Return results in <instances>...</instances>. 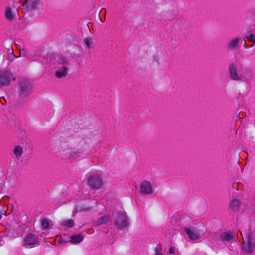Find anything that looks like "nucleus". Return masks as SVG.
<instances>
[{
    "label": "nucleus",
    "instance_id": "obj_1",
    "mask_svg": "<svg viewBox=\"0 0 255 255\" xmlns=\"http://www.w3.org/2000/svg\"><path fill=\"white\" fill-rule=\"evenodd\" d=\"M20 86V97L21 99H25L33 92V85L27 79L21 78L19 82Z\"/></svg>",
    "mask_w": 255,
    "mask_h": 255
},
{
    "label": "nucleus",
    "instance_id": "obj_2",
    "mask_svg": "<svg viewBox=\"0 0 255 255\" xmlns=\"http://www.w3.org/2000/svg\"><path fill=\"white\" fill-rule=\"evenodd\" d=\"M59 66L55 71V75L58 78L66 77L68 73V66L69 65V61L63 58H60L58 60Z\"/></svg>",
    "mask_w": 255,
    "mask_h": 255
},
{
    "label": "nucleus",
    "instance_id": "obj_3",
    "mask_svg": "<svg viewBox=\"0 0 255 255\" xmlns=\"http://www.w3.org/2000/svg\"><path fill=\"white\" fill-rule=\"evenodd\" d=\"M115 226L118 229L123 230L127 228L129 224L128 217L125 212H121L114 219Z\"/></svg>",
    "mask_w": 255,
    "mask_h": 255
},
{
    "label": "nucleus",
    "instance_id": "obj_4",
    "mask_svg": "<svg viewBox=\"0 0 255 255\" xmlns=\"http://www.w3.org/2000/svg\"><path fill=\"white\" fill-rule=\"evenodd\" d=\"M81 152L75 150L69 149L62 150L60 152V155L62 160L71 161L74 160L80 157Z\"/></svg>",
    "mask_w": 255,
    "mask_h": 255
},
{
    "label": "nucleus",
    "instance_id": "obj_5",
    "mask_svg": "<svg viewBox=\"0 0 255 255\" xmlns=\"http://www.w3.org/2000/svg\"><path fill=\"white\" fill-rule=\"evenodd\" d=\"M241 234H242L241 233ZM244 243L248 244V246H244L243 250L247 252L251 253L254 250L255 245V231L254 233L251 232L245 237L242 235Z\"/></svg>",
    "mask_w": 255,
    "mask_h": 255
},
{
    "label": "nucleus",
    "instance_id": "obj_6",
    "mask_svg": "<svg viewBox=\"0 0 255 255\" xmlns=\"http://www.w3.org/2000/svg\"><path fill=\"white\" fill-rule=\"evenodd\" d=\"M87 183L92 188L98 190L100 189L102 186L103 179L99 175L92 174L88 176Z\"/></svg>",
    "mask_w": 255,
    "mask_h": 255
},
{
    "label": "nucleus",
    "instance_id": "obj_7",
    "mask_svg": "<svg viewBox=\"0 0 255 255\" xmlns=\"http://www.w3.org/2000/svg\"><path fill=\"white\" fill-rule=\"evenodd\" d=\"M14 80L15 77L10 70H4L0 73V88L8 86L11 80Z\"/></svg>",
    "mask_w": 255,
    "mask_h": 255
},
{
    "label": "nucleus",
    "instance_id": "obj_8",
    "mask_svg": "<svg viewBox=\"0 0 255 255\" xmlns=\"http://www.w3.org/2000/svg\"><path fill=\"white\" fill-rule=\"evenodd\" d=\"M24 242L26 246L33 247L38 245L39 240L37 236L32 233L28 234L24 238Z\"/></svg>",
    "mask_w": 255,
    "mask_h": 255
},
{
    "label": "nucleus",
    "instance_id": "obj_9",
    "mask_svg": "<svg viewBox=\"0 0 255 255\" xmlns=\"http://www.w3.org/2000/svg\"><path fill=\"white\" fill-rule=\"evenodd\" d=\"M237 66L234 64H230L228 66V72L231 80L234 81H241V76L237 71Z\"/></svg>",
    "mask_w": 255,
    "mask_h": 255
},
{
    "label": "nucleus",
    "instance_id": "obj_10",
    "mask_svg": "<svg viewBox=\"0 0 255 255\" xmlns=\"http://www.w3.org/2000/svg\"><path fill=\"white\" fill-rule=\"evenodd\" d=\"M234 234L232 232H224L220 234V237H214L213 240L218 244H221L224 241H229L234 237Z\"/></svg>",
    "mask_w": 255,
    "mask_h": 255
},
{
    "label": "nucleus",
    "instance_id": "obj_11",
    "mask_svg": "<svg viewBox=\"0 0 255 255\" xmlns=\"http://www.w3.org/2000/svg\"><path fill=\"white\" fill-rule=\"evenodd\" d=\"M39 4V0H24L23 5L28 11L36 8Z\"/></svg>",
    "mask_w": 255,
    "mask_h": 255
},
{
    "label": "nucleus",
    "instance_id": "obj_12",
    "mask_svg": "<svg viewBox=\"0 0 255 255\" xmlns=\"http://www.w3.org/2000/svg\"><path fill=\"white\" fill-rule=\"evenodd\" d=\"M240 41V37H236L232 39L228 42L227 45V48L228 51H232L239 47V43Z\"/></svg>",
    "mask_w": 255,
    "mask_h": 255
},
{
    "label": "nucleus",
    "instance_id": "obj_13",
    "mask_svg": "<svg viewBox=\"0 0 255 255\" xmlns=\"http://www.w3.org/2000/svg\"><path fill=\"white\" fill-rule=\"evenodd\" d=\"M240 75L241 76V79L245 78L250 79L252 77V73L250 69L244 66H240L239 67Z\"/></svg>",
    "mask_w": 255,
    "mask_h": 255
},
{
    "label": "nucleus",
    "instance_id": "obj_14",
    "mask_svg": "<svg viewBox=\"0 0 255 255\" xmlns=\"http://www.w3.org/2000/svg\"><path fill=\"white\" fill-rule=\"evenodd\" d=\"M141 191L143 194H151L152 192V186L149 182L144 181L141 184Z\"/></svg>",
    "mask_w": 255,
    "mask_h": 255
},
{
    "label": "nucleus",
    "instance_id": "obj_15",
    "mask_svg": "<svg viewBox=\"0 0 255 255\" xmlns=\"http://www.w3.org/2000/svg\"><path fill=\"white\" fill-rule=\"evenodd\" d=\"M185 231L189 237L191 239H198L201 236V234L199 231L197 230L187 228L185 229Z\"/></svg>",
    "mask_w": 255,
    "mask_h": 255
},
{
    "label": "nucleus",
    "instance_id": "obj_16",
    "mask_svg": "<svg viewBox=\"0 0 255 255\" xmlns=\"http://www.w3.org/2000/svg\"><path fill=\"white\" fill-rule=\"evenodd\" d=\"M4 13L6 19L9 21H12L15 18L16 11L15 9L8 7L6 8Z\"/></svg>",
    "mask_w": 255,
    "mask_h": 255
},
{
    "label": "nucleus",
    "instance_id": "obj_17",
    "mask_svg": "<svg viewBox=\"0 0 255 255\" xmlns=\"http://www.w3.org/2000/svg\"><path fill=\"white\" fill-rule=\"evenodd\" d=\"M110 220V216L109 215H105L100 217L98 219L96 223V226H100L102 224L107 223Z\"/></svg>",
    "mask_w": 255,
    "mask_h": 255
},
{
    "label": "nucleus",
    "instance_id": "obj_18",
    "mask_svg": "<svg viewBox=\"0 0 255 255\" xmlns=\"http://www.w3.org/2000/svg\"><path fill=\"white\" fill-rule=\"evenodd\" d=\"M240 205V201L237 199L233 200L230 203V207L234 211L239 209Z\"/></svg>",
    "mask_w": 255,
    "mask_h": 255
},
{
    "label": "nucleus",
    "instance_id": "obj_19",
    "mask_svg": "<svg viewBox=\"0 0 255 255\" xmlns=\"http://www.w3.org/2000/svg\"><path fill=\"white\" fill-rule=\"evenodd\" d=\"M83 240V237L80 234L73 235L71 237L70 242L73 244L80 243Z\"/></svg>",
    "mask_w": 255,
    "mask_h": 255
},
{
    "label": "nucleus",
    "instance_id": "obj_20",
    "mask_svg": "<svg viewBox=\"0 0 255 255\" xmlns=\"http://www.w3.org/2000/svg\"><path fill=\"white\" fill-rule=\"evenodd\" d=\"M14 153L17 158H20L22 155L23 150L22 147L18 146L15 147Z\"/></svg>",
    "mask_w": 255,
    "mask_h": 255
},
{
    "label": "nucleus",
    "instance_id": "obj_21",
    "mask_svg": "<svg viewBox=\"0 0 255 255\" xmlns=\"http://www.w3.org/2000/svg\"><path fill=\"white\" fill-rule=\"evenodd\" d=\"M62 224L68 227H72L74 225V221L71 219L63 220L62 222Z\"/></svg>",
    "mask_w": 255,
    "mask_h": 255
},
{
    "label": "nucleus",
    "instance_id": "obj_22",
    "mask_svg": "<svg viewBox=\"0 0 255 255\" xmlns=\"http://www.w3.org/2000/svg\"><path fill=\"white\" fill-rule=\"evenodd\" d=\"M246 38L249 41L253 43L252 45L250 46V47H252L255 42V35L253 34H250V35L246 36Z\"/></svg>",
    "mask_w": 255,
    "mask_h": 255
},
{
    "label": "nucleus",
    "instance_id": "obj_23",
    "mask_svg": "<svg viewBox=\"0 0 255 255\" xmlns=\"http://www.w3.org/2000/svg\"><path fill=\"white\" fill-rule=\"evenodd\" d=\"M90 207H83L82 206H77L76 208V211L75 212L77 213L78 212H82L85 211H88L90 210Z\"/></svg>",
    "mask_w": 255,
    "mask_h": 255
},
{
    "label": "nucleus",
    "instance_id": "obj_24",
    "mask_svg": "<svg viewBox=\"0 0 255 255\" xmlns=\"http://www.w3.org/2000/svg\"><path fill=\"white\" fill-rule=\"evenodd\" d=\"M84 41L86 44L87 48H90L93 44V40L91 38H86L84 39Z\"/></svg>",
    "mask_w": 255,
    "mask_h": 255
},
{
    "label": "nucleus",
    "instance_id": "obj_25",
    "mask_svg": "<svg viewBox=\"0 0 255 255\" xmlns=\"http://www.w3.org/2000/svg\"><path fill=\"white\" fill-rule=\"evenodd\" d=\"M49 226V223L48 221L45 219H44L41 221V226L42 229H47Z\"/></svg>",
    "mask_w": 255,
    "mask_h": 255
},
{
    "label": "nucleus",
    "instance_id": "obj_26",
    "mask_svg": "<svg viewBox=\"0 0 255 255\" xmlns=\"http://www.w3.org/2000/svg\"><path fill=\"white\" fill-rule=\"evenodd\" d=\"M155 255H163L160 252V248L158 247L156 248V253Z\"/></svg>",
    "mask_w": 255,
    "mask_h": 255
},
{
    "label": "nucleus",
    "instance_id": "obj_27",
    "mask_svg": "<svg viewBox=\"0 0 255 255\" xmlns=\"http://www.w3.org/2000/svg\"><path fill=\"white\" fill-rule=\"evenodd\" d=\"M169 252L170 254V255H174L173 254H174V248L172 247H171L169 248Z\"/></svg>",
    "mask_w": 255,
    "mask_h": 255
},
{
    "label": "nucleus",
    "instance_id": "obj_28",
    "mask_svg": "<svg viewBox=\"0 0 255 255\" xmlns=\"http://www.w3.org/2000/svg\"><path fill=\"white\" fill-rule=\"evenodd\" d=\"M244 47L246 49H247V48H249L250 47H248L246 44V41H244Z\"/></svg>",
    "mask_w": 255,
    "mask_h": 255
},
{
    "label": "nucleus",
    "instance_id": "obj_29",
    "mask_svg": "<svg viewBox=\"0 0 255 255\" xmlns=\"http://www.w3.org/2000/svg\"><path fill=\"white\" fill-rule=\"evenodd\" d=\"M56 239H57V240H58V241L59 242H60V243H62V241L61 240V239H60V237H59V236H57V237H56Z\"/></svg>",
    "mask_w": 255,
    "mask_h": 255
},
{
    "label": "nucleus",
    "instance_id": "obj_30",
    "mask_svg": "<svg viewBox=\"0 0 255 255\" xmlns=\"http://www.w3.org/2000/svg\"><path fill=\"white\" fill-rule=\"evenodd\" d=\"M1 241H2V240H1V238L0 237V246L1 245Z\"/></svg>",
    "mask_w": 255,
    "mask_h": 255
},
{
    "label": "nucleus",
    "instance_id": "obj_31",
    "mask_svg": "<svg viewBox=\"0 0 255 255\" xmlns=\"http://www.w3.org/2000/svg\"><path fill=\"white\" fill-rule=\"evenodd\" d=\"M32 60H33V61H35V60H36V59L33 58V59H32Z\"/></svg>",
    "mask_w": 255,
    "mask_h": 255
}]
</instances>
